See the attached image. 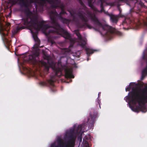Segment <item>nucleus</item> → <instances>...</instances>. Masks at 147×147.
<instances>
[{
	"label": "nucleus",
	"instance_id": "nucleus-1",
	"mask_svg": "<svg viewBox=\"0 0 147 147\" xmlns=\"http://www.w3.org/2000/svg\"><path fill=\"white\" fill-rule=\"evenodd\" d=\"M138 86L135 83H130L125 88V90L129 91L131 89L132 92H129L125 98L133 111L145 113L147 111L145 105L147 103V88L143 90H139L137 88Z\"/></svg>",
	"mask_w": 147,
	"mask_h": 147
},
{
	"label": "nucleus",
	"instance_id": "nucleus-2",
	"mask_svg": "<svg viewBox=\"0 0 147 147\" xmlns=\"http://www.w3.org/2000/svg\"><path fill=\"white\" fill-rule=\"evenodd\" d=\"M76 134H74V131L71 130L67 131L64 137V139L67 140L66 143H63L62 144V146L60 147H73L76 138ZM51 147H56L55 143L51 144Z\"/></svg>",
	"mask_w": 147,
	"mask_h": 147
},
{
	"label": "nucleus",
	"instance_id": "nucleus-3",
	"mask_svg": "<svg viewBox=\"0 0 147 147\" xmlns=\"http://www.w3.org/2000/svg\"><path fill=\"white\" fill-rule=\"evenodd\" d=\"M47 61L48 62L47 63H46V62H42V64L45 66V69L47 71L48 70L49 67H51L53 70L55 71V74L56 75L57 74V72L60 71V69H57L56 68L55 66V63H52L51 64L49 63V62L48 60H47Z\"/></svg>",
	"mask_w": 147,
	"mask_h": 147
},
{
	"label": "nucleus",
	"instance_id": "nucleus-4",
	"mask_svg": "<svg viewBox=\"0 0 147 147\" xmlns=\"http://www.w3.org/2000/svg\"><path fill=\"white\" fill-rule=\"evenodd\" d=\"M99 30L101 34L103 35L106 34L109 28V26L107 25L103 26L100 24H99Z\"/></svg>",
	"mask_w": 147,
	"mask_h": 147
},
{
	"label": "nucleus",
	"instance_id": "nucleus-5",
	"mask_svg": "<svg viewBox=\"0 0 147 147\" xmlns=\"http://www.w3.org/2000/svg\"><path fill=\"white\" fill-rule=\"evenodd\" d=\"M65 76L66 78H73L74 76L72 74V70L71 69H67L65 71Z\"/></svg>",
	"mask_w": 147,
	"mask_h": 147
},
{
	"label": "nucleus",
	"instance_id": "nucleus-6",
	"mask_svg": "<svg viewBox=\"0 0 147 147\" xmlns=\"http://www.w3.org/2000/svg\"><path fill=\"white\" fill-rule=\"evenodd\" d=\"M86 127V126L83 125L78 126V128L77 131V134H81L84 132Z\"/></svg>",
	"mask_w": 147,
	"mask_h": 147
},
{
	"label": "nucleus",
	"instance_id": "nucleus-7",
	"mask_svg": "<svg viewBox=\"0 0 147 147\" xmlns=\"http://www.w3.org/2000/svg\"><path fill=\"white\" fill-rule=\"evenodd\" d=\"M76 35L78 36L80 42V43L79 44V45L84 47L86 44V41L85 40H84L82 39L81 36L79 34L77 33Z\"/></svg>",
	"mask_w": 147,
	"mask_h": 147
},
{
	"label": "nucleus",
	"instance_id": "nucleus-8",
	"mask_svg": "<svg viewBox=\"0 0 147 147\" xmlns=\"http://www.w3.org/2000/svg\"><path fill=\"white\" fill-rule=\"evenodd\" d=\"M27 18L28 14L26 12V13L25 17L23 19V23L24 25L25 26H24L25 28H27Z\"/></svg>",
	"mask_w": 147,
	"mask_h": 147
},
{
	"label": "nucleus",
	"instance_id": "nucleus-9",
	"mask_svg": "<svg viewBox=\"0 0 147 147\" xmlns=\"http://www.w3.org/2000/svg\"><path fill=\"white\" fill-rule=\"evenodd\" d=\"M20 4L22 7H24L27 8V0H22Z\"/></svg>",
	"mask_w": 147,
	"mask_h": 147
},
{
	"label": "nucleus",
	"instance_id": "nucleus-10",
	"mask_svg": "<svg viewBox=\"0 0 147 147\" xmlns=\"http://www.w3.org/2000/svg\"><path fill=\"white\" fill-rule=\"evenodd\" d=\"M85 50L86 51L87 54L88 55L89 54H91L93 53V51L91 50L89 48H86Z\"/></svg>",
	"mask_w": 147,
	"mask_h": 147
},
{
	"label": "nucleus",
	"instance_id": "nucleus-11",
	"mask_svg": "<svg viewBox=\"0 0 147 147\" xmlns=\"http://www.w3.org/2000/svg\"><path fill=\"white\" fill-rule=\"evenodd\" d=\"M83 141H84V140ZM83 146L84 147H90L88 145V142L87 141H85V142L83 141Z\"/></svg>",
	"mask_w": 147,
	"mask_h": 147
},
{
	"label": "nucleus",
	"instance_id": "nucleus-12",
	"mask_svg": "<svg viewBox=\"0 0 147 147\" xmlns=\"http://www.w3.org/2000/svg\"><path fill=\"white\" fill-rule=\"evenodd\" d=\"M33 37L34 38V40L36 41L38 44H39L40 43V40L36 36H33Z\"/></svg>",
	"mask_w": 147,
	"mask_h": 147
},
{
	"label": "nucleus",
	"instance_id": "nucleus-13",
	"mask_svg": "<svg viewBox=\"0 0 147 147\" xmlns=\"http://www.w3.org/2000/svg\"><path fill=\"white\" fill-rule=\"evenodd\" d=\"M10 24L9 23H7L5 26V27H6L7 28V29L6 30H9V27L10 26Z\"/></svg>",
	"mask_w": 147,
	"mask_h": 147
},
{
	"label": "nucleus",
	"instance_id": "nucleus-14",
	"mask_svg": "<svg viewBox=\"0 0 147 147\" xmlns=\"http://www.w3.org/2000/svg\"><path fill=\"white\" fill-rule=\"evenodd\" d=\"M41 25L40 26H38V27L37 28H36V30H39L40 29V27H41Z\"/></svg>",
	"mask_w": 147,
	"mask_h": 147
},
{
	"label": "nucleus",
	"instance_id": "nucleus-15",
	"mask_svg": "<svg viewBox=\"0 0 147 147\" xmlns=\"http://www.w3.org/2000/svg\"><path fill=\"white\" fill-rule=\"evenodd\" d=\"M101 93L99 92L98 93V98L99 97H100V95Z\"/></svg>",
	"mask_w": 147,
	"mask_h": 147
},
{
	"label": "nucleus",
	"instance_id": "nucleus-16",
	"mask_svg": "<svg viewBox=\"0 0 147 147\" xmlns=\"http://www.w3.org/2000/svg\"><path fill=\"white\" fill-rule=\"evenodd\" d=\"M78 139H80V141L81 142L82 141V138H78Z\"/></svg>",
	"mask_w": 147,
	"mask_h": 147
},
{
	"label": "nucleus",
	"instance_id": "nucleus-17",
	"mask_svg": "<svg viewBox=\"0 0 147 147\" xmlns=\"http://www.w3.org/2000/svg\"><path fill=\"white\" fill-rule=\"evenodd\" d=\"M28 18L29 17V14L30 13V12L29 11V10L28 9Z\"/></svg>",
	"mask_w": 147,
	"mask_h": 147
},
{
	"label": "nucleus",
	"instance_id": "nucleus-18",
	"mask_svg": "<svg viewBox=\"0 0 147 147\" xmlns=\"http://www.w3.org/2000/svg\"><path fill=\"white\" fill-rule=\"evenodd\" d=\"M6 28V27H5L4 28H3V29H5L6 30L7 29V28Z\"/></svg>",
	"mask_w": 147,
	"mask_h": 147
},
{
	"label": "nucleus",
	"instance_id": "nucleus-19",
	"mask_svg": "<svg viewBox=\"0 0 147 147\" xmlns=\"http://www.w3.org/2000/svg\"><path fill=\"white\" fill-rule=\"evenodd\" d=\"M99 102H100V100H99L98 99V103H99Z\"/></svg>",
	"mask_w": 147,
	"mask_h": 147
},
{
	"label": "nucleus",
	"instance_id": "nucleus-20",
	"mask_svg": "<svg viewBox=\"0 0 147 147\" xmlns=\"http://www.w3.org/2000/svg\"><path fill=\"white\" fill-rule=\"evenodd\" d=\"M49 83H50L51 84H52V83H51V82H50V81H49Z\"/></svg>",
	"mask_w": 147,
	"mask_h": 147
},
{
	"label": "nucleus",
	"instance_id": "nucleus-21",
	"mask_svg": "<svg viewBox=\"0 0 147 147\" xmlns=\"http://www.w3.org/2000/svg\"><path fill=\"white\" fill-rule=\"evenodd\" d=\"M89 120H90L89 119H88V122H90Z\"/></svg>",
	"mask_w": 147,
	"mask_h": 147
},
{
	"label": "nucleus",
	"instance_id": "nucleus-22",
	"mask_svg": "<svg viewBox=\"0 0 147 147\" xmlns=\"http://www.w3.org/2000/svg\"><path fill=\"white\" fill-rule=\"evenodd\" d=\"M67 35H68L69 36V33H67Z\"/></svg>",
	"mask_w": 147,
	"mask_h": 147
},
{
	"label": "nucleus",
	"instance_id": "nucleus-23",
	"mask_svg": "<svg viewBox=\"0 0 147 147\" xmlns=\"http://www.w3.org/2000/svg\"><path fill=\"white\" fill-rule=\"evenodd\" d=\"M3 35H4V33H3Z\"/></svg>",
	"mask_w": 147,
	"mask_h": 147
},
{
	"label": "nucleus",
	"instance_id": "nucleus-24",
	"mask_svg": "<svg viewBox=\"0 0 147 147\" xmlns=\"http://www.w3.org/2000/svg\"><path fill=\"white\" fill-rule=\"evenodd\" d=\"M88 59H87V61H88Z\"/></svg>",
	"mask_w": 147,
	"mask_h": 147
}]
</instances>
